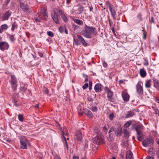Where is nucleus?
Returning a JSON list of instances; mask_svg holds the SVG:
<instances>
[{"instance_id":"13d9d810","label":"nucleus","mask_w":159,"mask_h":159,"mask_svg":"<svg viewBox=\"0 0 159 159\" xmlns=\"http://www.w3.org/2000/svg\"><path fill=\"white\" fill-rule=\"evenodd\" d=\"M146 159H154V158L152 156H148L146 157Z\"/></svg>"},{"instance_id":"412c9836","label":"nucleus","mask_w":159,"mask_h":159,"mask_svg":"<svg viewBox=\"0 0 159 159\" xmlns=\"http://www.w3.org/2000/svg\"><path fill=\"white\" fill-rule=\"evenodd\" d=\"M154 82V86L159 91V81L156 78H154L152 79Z\"/></svg>"},{"instance_id":"8fccbe9b","label":"nucleus","mask_w":159,"mask_h":159,"mask_svg":"<svg viewBox=\"0 0 159 159\" xmlns=\"http://www.w3.org/2000/svg\"><path fill=\"white\" fill-rule=\"evenodd\" d=\"M44 92L45 94H47L48 95H50L49 90L45 88L44 90Z\"/></svg>"},{"instance_id":"58836bf2","label":"nucleus","mask_w":159,"mask_h":159,"mask_svg":"<svg viewBox=\"0 0 159 159\" xmlns=\"http://www.w3.org/2000/svg\"><path fill=\"white\" fill-rule=\"evenodd\" d=\"M114 116V115L113 113H111L109 116V120L111 121L113 119Z\"/></svg>"},{"instance_id":"9d476101","label":"nucleus","mask_w":159,"mask_h":159,"mask_svg":"<svg viewBox=\"0 0 159 159\" xmlns=\"http://www.w3.org/2000/svg\"><path fill=\"white\" fill-rule=\"evenodd\" d=\"M9 48L8 43L4 41L0 42V49L2 51L8 50Z\"/></svg>"},{"instance_id":"0e129e2a","label":"nucleus","mask_w":159,"mask_h":159,"mask_svg":"<svg viewBox=\"0 0 159 159\" xmlns=\"http://www.w3.org/2000/svg\"><path fill=\"white\" fill-rule=\"evenodd\" d=\"M56 159H61L60 157L57 154L56 155V156L55 157Z\"/></svg>"},{"instance_id":"f257e3e1","label":"nucleus","mask_w":159,"mask_h":159,"mask_svg":"<svg viewBox=\"0 0 159 159\" xmlns=\"http://www.w3.org/2000/svg\"><path fill=\"white\" fill-rule=\"evenodd\" d=\"M94 144L92 145V149L93 151H96L98 148V145L101 144H105V142L103 138V136H97L92 139Z\"/></svg>"},{"instance_id":"e2e57ef3","label":"nucleus","mask_w":159,"mask_h":159,"mask_svg":"<svg viewBox=\"0 0 159 159\" xmlns=\"http://www.w3.org/2000/svg\"><path fill=\"white\" fill-rule=\"evenodd\" d=\"M156 113L159 116V111L158 109H156L155 111Z\"/></svg>"},{"instance_id":"e433bc0d","label":"nucleus","mask_w":159,"mask_h":159,"mask_svg":"<svg viewBox=\"0 0 159 159\" xmlns=\"http://www.w3.org/2000/svg\"><path fill=\"white\" fill-rule=\"evenodd\" d=\"M77 40H74L73 42V46L74 45H75L76 46H78L80 45L81 43V41H77Z\"/></svg>"},{"instance_id":"f8f14e48","label":"nucleus","mask_w":159,"mask_h":159,"mask_svg":"<svg viewBox=\"0 0 159 159\" xmlns=\"http://www.w3.org/2000/svg\"><path fill=\"white\" fill-rule=\"evenodd\" d=\"M51 16L54 22L57 24H60V21L58 19V16L55 10L53 11V13H52Z\"/></svg>"},{"instance_id":"79ce46f5","label":"nucleus","mask_w":159,"mask_h":159,"mask_svg":"<svg viewBox=\"0 0 159 159\" xmlns=\"http://www.w3.org/2000/svg\"><path fill=\"white\" fill-rule=\"evenodd\" d=\"M27 89V88L25 87V86H21L20 90L23 92H25Z\"/></svg>"},{"instance_id":"a211bd4d","label":"nucleus","mask_w":159,"mask_h":159,"mask_svg":"<svg viewBox=\"0 0 159 159\" xmlns=\"http://www.w3.org/2000/svg\"><path fill=\"white\" fill-rule=\"evenodd\" d=\"M143 131H137V137L138 140L139 141H142L144 138V135L143 133Z\"/></svg>"},{"instance_id":"20e7f679","label":"nucleus","mask_w":159,"mask_h":159,"mask_svg":"<svg viewBox=\"0 0 159 159\" xmlns=\"http://www.w3.org/2000/svg\"><path fill=\"white\" fill-rule=\"evenodd\" d=\"M20 142L21 145L20 148L22 149H27V144L28 141L25 136H19Z\"/></svg>"},{"instance_id":"6e6d98bb","label":"nucleus","mask_w":159,"mask_h":159,"mask_svg":"<svg viewBox=\"0 0 159 159\" xmlns=\"http://www.w3.org/2000/svg\"><path fill=\"white\" fill-rule=\"evenodd\" d=\"M102 65L103 67H107V64L105 61H103L102 62Z\"/></svg>"},{"instance_id":"338daca9","label":"nucleus","mask_w":159,"mask_h":159,"mask_svg":"<svg viewBox=\"0 0 159 159\" xmlns=\"http://www.w3.org/2000/svg\"><path fill=\"white\" fill-rule=\"evenodd\" d=\"M34 107L36 108H39V104H37L36 105H34Z\"/></svg>"},{"instance_id":"c85d7f7f","label":"nucleus","mask_w":159,"mask_h":159,"mask_svg":"<svg viewBox=\"0 0 159 159\" xmlns=\"http://www.w3.org/2000/svg\"><path fill=\"white\" fill-rule=\"evenodd\" d=\"M18 25L16 22H14L12 24L11 30L14 31L15 29L17 28Z\"/></svg>"},{"instance_id":"c756f323","label":"nucleus","mask_w":159,"mask_h":159,"mask_svg":"<svg viewBox=\"0 0 159 159\" xmlns=\"http://www.w3.org/2000/svg\"><path fill=\"white\" fill-rule=\"evenodd\" d=\"M151 80H149L146 82L145 84V86L146 88H148L151 87Z\"/></svg>"},{"instance_id":"c03bdc74","label":"nucleus","mask_w":159,"mask_h":159,"mask_svg":"<svg viewBox=\"0 0 159 159\" xmlns=\"http://www.w3.org/2000/svg\"><path fill=\"white\" fill-rule=\"evenodd\" d=\"M78 41H81V43L85 47L87 45V43L85 42V40H78Z\"/></svg>"},{"instance_id":"39448f33","label":"nucleus","mask_w":159,"mask_h":159,"mask_svg":"<svg viewBox=\"0 0 159 159\" xmlns=\"http://www.w3.org/2000/svg\"><path fill=\"white\" fill-rule=\"evenodd\" d=\"M10 80L9 82L11 84V86L13 91L17 90L18 81L16 77L14 75H10Z\"/></svg>"},{"instance_id":"bf43d9fd","label":"nucleus","mask_w":159,"mask_h":159,"mask_svg":"<svg viewBox=\"0 0 159 159\" xmlns=\"http://www.w3.org/2000/svg\"><path fill=\"white\" fill-rule=\"evenodd\" d=\"M12 101L14 103L17 102H18V100L16 99H13L12 98Z\"/></svg>"},{"instance_id":"6ab92c4d","label":"nucleus","mask_w":159,"mask_h":159,"mask_svg":"<svg viewBox=\"0 0 159 159\" xmlns=\"http://www.w3.org/2000/svg\"><path fill=\"white\" fill-rule=\"evenodd\" d=\"M83 34L84 36L89 39L91 38L92 37V34L89 31H87L85 29L83 31Z\"/></svg>"},{"instance_id":"6e6552de","label":"nucleus","mask_w":159,"mask_h":159,"mask_svg":"<svg viewBox=\"0 0 159 159\" xmlns=\"http://www.w3.org/2000/svg\"><path fill=\"white\" fill-rule=\"evenodd\" d=\"M154 143V140L153 139L147 138L143 141L142 144L144 147H147L150 145H152Z\"/></svg>"},{"instance_id":"473e14b6","label":"nucleus","mask_w":159,"mask_h":159,"mask_svg":"<svg viewBox=\"0 0 159 159\" xmlns=\"http://www.w3.org/2000/svg\"><path fill=\"white\" fill-rule=\"evenodd\" d=\"M124 136L125 137H129V131L126 129H124Z\"/></svg>"},{"instance_id":"3c124183","label":"nucleus","mask_w":159,"mask_h":159,"mask_svg":"<svg viewBox=\"0 0 159 159\" xmlns=\"http://www.w3.org/2000/svg\"><path fill=\"white\" fill-rule=\"evenodd\" d=\"M88 86V83H85L84 84L82 88L84 89H87Z\"/></svg>"},{"instance_id":"052dcab7","label":"nucleus","mask_w":159,"mask_h":159,"mask_svg":"<svg viewBox=\"0 0 159 159\" xmlns=\"http://www.w3.org/2000/svg\"><path fill=\"white\" fill-rule=\"evenodd\" d=\"M156 155H157V157L159 159V150L157 151L156 152Z\"/></svg>"},{"instance_id":"423d86ee","label":"nucleus","mask_w":159,"mask_h":159,"mask_svg":"<svg viewBox=\"0 0 159 159\" xmlns=\"http://www.w3.org/2000/svg\"><path fill=\"white\" fill-rule=\"evenodd\" d=\"M106 5L108 7L109 9L111 12V15L113 18L114 20H116V10L115 7L109 2H108L107 3Z\"/></svg>"},{"instance_id":"f03ea898","label":"nucleus","mask_w":159,"mask_h":159,"mask_svg":"<svg viewBox=\"0 0 159 159\" xmlns=\"http://www.w3.org/2000/svg\"><path fill=\"white\" fill-rule=\"evenodd\" d=\"M48 18L47 12L45 10L37 13L34 16V19L36 22H40L42 20H46Z\"/></svg>"},{"instance_id":"774afa93","label":"nucleus","mask_w":159,"mask_h":159,"mask_svg":"<svg viewBox=\"0 0 159 159\" xmlns=\"http://www.w3.org/2000/svg\"><path fill=\"white\" fill-rule=\"evenodd\" d=\"M111 30L112 32H115V29H114V26H112L111 27Z\"/></svg>"},{"instance_id":"4d7b16f0","label":"nucleus","mask_w":159,"mask_h":159,"mask_svg":"<svg viewBox=\"0 0 159 159\" xmlns=\"http://www.w3.org/2000/svg\"><path fill=\"white\" fill-rule=\"evenodd\" d=\"M19 1L20 3V5H21V3H24L25 2V0H18Z\"/></svg>"},{"instance_id":"aec40b11","label":"nucleus","mask_w":159,"mask_h":159,"mask_svg":"<svg viewBox=\"0 0 159 159\" xmlns=\"http://www.w3.org/2000/svg\"><path fill=\"white\" fill-rule=\"evenodd\" d=\"M84 113L89 118H92L93 117V115L92 112L89 109H85Z\"/></svg>"},{"instance_id":"a18cd8bd","label":"nucleus","mask_w":159,"mask_h":159,"mask_svg":"<svg viewBox=\"0 0 159 159\" xmlns=\"http://www.w3.org/2000/svg\"><path fill=\"white\" fill-rule=\"evenodd\" d=\"M47 34L49 36H50L51 37H53L54 36L53 33L50 31L48 32Z\"/></svg>"},{"instance_id":"09e8293b","label":"nucleus","mask_w":159,"mask_h":159,"mask_svg":"<svg viewBox=\"0 0 159 159\" xmlns=\"http://www.w3.org/2000/svg\"><path fill=\"white\" fill-rule=\"evenodd\" d=\"M10 2V0H5L4 3L3 4L4 6H7Z\"/></svg>"},{"instance_id":"a878e982","label":"nucleus","mask_w":159,"mask_h":159,"mask_svg":"<svg viewBox=\"0 0 159 159\" xmlns=\"http://www.w3.org/2000/svg\"><path fill=\"white\" fill-rule=\"evenodd\" d=\"M135 115L134 112L132 111H131L127 112V113L126 114L125 118H128L129 117H132Z\"/></svg>"},{"instance_id":"dca6fc26","label":"nucleus","mask_w":159,"mask_h":159,"mask_svg":"<svg viewBox=\"0 0 159 159\" xmlns=\"http://www.w3.org/2000/svg\"><path fill=\"white\" fill-rule=\"evenodd\" d=\"M75 137L78 141H81L82 139V133L80 130H78L76 132Z\"/></svg>"},{"instance_id":"7ed1b4c3","label":"nucleus","mask_w":159,"mask_h":159,"mask_svg":"<svg viewBox=\"0 0 159 159\" xmlns=\"http://www.w3.org/2000/svg\"><path fill=\"white\" fill-rule=\"evenodd\" d=\"M104 89L105 92L107 94V97L108 100L111 102H115L116 99L113 97L114 94L113 92L107 86H105L104 88Z\"/></svg>"},{"instance_id":"ea45409f","label":"nucleus","mask_w":159,"mask_h":159,"mask_svg":"<svg viewBox=\"0 0 159 159\" xmlns=\"http://www.w3.org/2000/svg\"><path fill=\"white\" fill-rule=\"evenodd\" d=\"M91 110L93 112H96L98 111V108L96 106H92Z\"/></svg>"},{"instance_id":"7c9ffc66","label":"nucleus","mask_w":159,"mask_h":159,"mask_svg":"<svg viewBox=\"0 0 159 159\" xmlns=\"http://www.w3.org/2000/svg\"><path fill=\"white\" fill-rule=\"evenodd\" d=\"M64 132H62V134H63V137L64 139V140L63 141H64V146H65L66 145L67 149H68V145L67 143V142L66 141V137L65 136H64Z\"/></svg>"},{"instance_id":"c9c22d12","label":"nucleus","mask_w":159,"mask_h":159,"mask_svg":"<svg viewBox=\"0 0 159 159\" xmlns=\"http://www.w3.org/2000/svg\"><path fill=\"white\" fill-rule=\"evenodd\" d=\"M36 53H37L40 57H43V52L42 51L38 49L36 51Z\"/></svg>"},{"instance_id":"5fc2aeb1","label":"nucleus","mask_w":159,"mask_h":159,"mask_svg":"<svg viewBox=\"0 0 159 159\" xmlns=\"http://www.w3.org/2000/svg\"><path fill=\"white\" fill-rule=\"evenodd\" d=\"M115 129L114 127H111L110 128L109 131L108 132V133L110 134L111 132L112 131H115Z\"/></svg>"},{"instance_id":"bb28decb","label":"nucleus","mask_w":159,"mask_h":159,"mask_svg":"<svg viewBox=\"0 0 159 159\" xmlns=\"http://www.w3.org/2000/svg\"><path fill=\"white\" fill-rule=\"evenodd\" d=\"M114 133H112L110 134L107 137V139L108 141L112 142L114 141Z\"/></svg>"},{"instance_id":"f3484780","label":"nucleus","mask_w":159,"mask_h":159,"mask_svg":"<svg viewBox=\"0 0 159 159\" xmlns=\"http://www.w3.org/2000/svg\"><path fill=\"white\" fill-rule=\"evenodd\" d=\"M58 11L63 21L65 22H67L68 20V18L63 11L61 9H59Z\"/></svg>"},{"instance_id":"2f4dec72","label":"nucleus","mask_w":159,"mask_h":159,"mask_svg":"<svg viewBox=\"0 0 159 159\" xmlns=\"http://www.w3.org/2000/svg\"><path fill=\"white\" fill-rule=\"evenodd\" d=\"M107 18L109 22L110 27H111L113 26H115V24H113V21L110 19L109 16H107Z\"/></svg>"},{"instance_id":"680f3d73","label":"nucleus","mask_w":159,"mask_h":159,"mask_svg":"<svg viewBox=\"0 0 159 159\" xmlns=\"http://www.w3.org/2000/svg\"><path fill=\"white\" fill-rule=\"evenodd\" d=\"M72 159H79L78 157L76 156H74L73 157Z\"/></svg>"},{"instance_id":"f704fd0d","label":"nucleus","mask_w":159,"mask_h":159,"mask_svg":"<svg viewBox=\"0 0 159 159\" xmlns=\"http://www.w3.org/2000/svg\"><path fill=\"white\" fill-rule=\"evenodd\" d=\"M132 121L131 120L127 121L124 124V126L126 128H128L129 126L132 124Z\"/></svg>"},{"instance_id":"2eb2a0df","label":"nucleus","mask_w":159,"mask_h":159,"mask_svg":"<svg viewBox=\"0 0 159 159\" xmlns=\"http://www.w3.org/2000/svg\"><path fill=\"white\" fill-rule=\"evenodd\" d=\"M122 96L125 101H128L130 98V96L128 93L126 91H123L121 93Z\"/></svg>"},{"instance_id":"864d4df0","label":"nucleus","mask_w":159,"mask_h":159,"mask_svg":"<svg viewBox=\"0 0 159 159\" xmlns=\"http://www.w3.org/2000/svg\"><path fill=\"white\" fill-rule=\"evenodd\" d=\"M149 21L151 23H153V24L155 23L154 19L152 17L150 19Z\"/></svg>"},{"instance_id":"cd10ccee","label":"nucleus","mask_w":159,"mask_h":159,"mask_svg":"<svg viewBox=\"0 0 159 159\" xmlns=\"http://www.w3.org/2000/svg\"><path fill=\"white\" fill-rule=\"evenodd\" d=\"M73 20L75 23L79 25H82L83 24V22L82 20H81L76 19H73Z\"/></svg>"},{"instance_id":"ddd939ff","label":"nucleus","mask_w":159,"mask_h":159,"mask_svg":"<svg viewBox=\"0 0 159 159\" xmlns=\"http://www.w3.org/2000/svg\"><path fill=\"white\" fill-rule=\"evenodd\" d=\"M103 86L101 83L96 84L94 87V89L96 92H101L103 90Z\"/></svg>"},{"instance_id":"603ef678","label":"nucleus","mask_w":159,"mask_h":159,"mask_svg":"<svg viewBox=\"0 0 159 159\" xmlns=\"http://www.w3.org/2000/svg\"><path fill=\"white\" fill-rule=\"evenodd\" d=\"M18 98V94L16 93H14L13 97H12V98L13 99H17V98Z\"/></svg>"},{"instance_id":"4c0bfd02","label":"nucleus","mask_w":159,"mask_h":159,"mask_svg":"<svg viewBox=\"0 0 159 159\" xmlns=\"http://www.w3.org/2000/svg\"><path fill=\"white\" fill-rule=\"evenodd\" d=\"M18 119L20 121H22L24 119L23 115L21 114H19L18 116Z\"/></svg>"},{"instance_id":"72a5a7b5","label":"nucleus","mask_w":159,"mask_h":159,"mask_svg":"<svg viewBox=\"0 0 159 159\" xmlns=\"http://www.w3.org/2000/svg\"><path fill=\"white\" fill-rule=\"evenodd\" d=\"M65 25H62L59 28V31L61 33H64V30L65 29Z\"/></svg>"},{"instance_id":"4be33fe9","label":"nucleus","mask_w":159,"mask_h":159,"mask_svg":"<svg viewBox=\"0 0 159 159\" xmlns=\"http://www.w3.org/2000/svg\"><path fill=\"white\" fill-rule=\"evenodd\" d=\"M133 156V154L131 150H129L127 152L126 155V159H132Z\"/></svg>"},{"instance_id":"de8ad7c7","label":"nucleus","mask_w":159,"mask_h":159,"mask_svg":"<svg viewBox=\"0 0 159 159\" xmlns=\"http://www.w3.org/2000/svg\"><path fill=\"white\" fill-rule=\"evenodd\" d=\"M87 99L88 101L90 102H93V98L90 96H88V97L87 98Z\"/></svg>"},{"instance_id":"4468645a","label":"nucleus","mask_w":159,"mask_h":159,"mask_svg":"<svg viewBox=\"0 0 159 159\" xmlns=\"http://www.w3.org/2000/svg\"><path fill=\"white\" fill-rule=\"evenodd\" d=\"M11 12L10 10L7 11L2 17V20L5 21L8 20L11 16Z\"/></svg>"},{"instance_id":"5701e85b","label":"nucleus","mask_w":159,"mask_h":159,"mask_svg":"<svg viewBox=\"0 0 159 159\" xmlns=\"http://www.w3.org/2000/svg\"><path fill=\"white\" fill-rule=\"evenodd\" d=\"M8 28L6 24L2 25L0 27V33H2L4 30H7Z\"/></svg>"},{"instance_id":"1a4fd4ad","label":"nucleus","mask_w":159,"mask_h":159,"mask_svg":"<svg viewBox=\"0 0 159 159\" xmlns=\"http://www.w3.org/2000/svg\"><path fill=\"white\" fill-rule=\"evenodd\" d=\"M139 82L136 86V92L140 97H141L143 94V87Z\"/></svg>"},{"instance_id":"49530a36","label":"nucleus","mask_w":159,"mask_h":159,"mask_svg":"<svg viewBox=\"0 0 159 159\" xmlns=\"http://www.w3.org/2000/svg\"><path fill=\"white\" fill-rule=\"evenodd\" d=\"M108 131L107 128L106 126H104L103 127V131L106 134Z\"/></svg>"},{"instance_id":"37998d69","label":"nucleus","mask_w":159,"mask_h":159,"mask_svg":"<svg viewBox=\"0 0 159 159\" xmlns=\"http://www.w3.org/2000/svg\"><path fill=\"white\" fill-rule=\"evenodd\" d=\"M142 31H143V39H146V32L145 31L144 29L142 30Z\"/></svg>"},{"instance_id":"b1692460","label":"nucleus","mask_w":159,"mask_h":159,"mask_svg":"<svg viewBox=\"0 0 159 159\" xmlns=\"http://www.w3.org/2000/svg\"><path fill=\"white\" fill-rule=\"evenodd\" d=\"M139 74L142 77H145L146 75V72L144 68H143L140 69Z\"/></svg>"},{"instance_id":"a19ab883","label":"nucleus","mask_w":159,"mask_h":159,"mask_svg":"<svg viewBox=\"0 0 159 159\" xmlns=\"http://www.w3.org/2000/svg\"><path fill=\"white\" fill-rule=\"evenodd\" d=\"M143 64L144 66H147L148 65V60L146 58L144 59V61L143 62Z\"/></svg>"},{"instance_id":"0eeeda50","label":"nucleus","mask_w":159,"mask_h":159,"mask_svg":"<svg viewBox=\"0 0 159 159\" xmlns=\"http://www.w3.org/2000/svg\"><path fill=\"white\" fill-rule=\"evenodd\" d=\"M20 7L22 11L27 14H30L32 11L31 8L28 4L21 3Z\"/></svg>"},{"instance_id":"393cba45","label":"nucleus","mask_w":159,"mask_h":159,"mask_svg":"<svg viewBox=\"0 0 159 159\" xmlns=\"http://www.w3.org/2000/svg\"><path fill=\"white\" fill-rule=\"evenodd\" d=\"M143 126L141 125H138L135 128L137 132V131H143Z\"/></svg>"},{"instance_id":"69168bd1","label":"nucleus","mask_w":159,"mask_h":159,"mask_svg":"<svg viewBox=\"0 0 159 159\" xmlns=\"http://www.w3.org/2000/svg\"><path fill=\"white\" fill-rule=\"evenodd\" d=\"M84 113V112L83 111H80H80H79V115L80 116H82L83 115V114Z\"/></svg>"},{"instance_id":"9b49d317","label":"nucleus","mask_w":159,"mask_h":159,"mask_svg":"<svg viewBox=\"0 0 159 159\" xmlns=\"http://www.w3.org/2000/svg\"><path fill=\"white\" fill-rule=\"evenodd\" d=\"M85 29L92 34L96 35L97 33L96 29L92 26H88L85 25Z\"/></svg>"}]
</instances>
